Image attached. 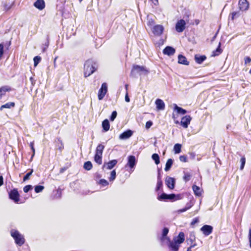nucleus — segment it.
<instances>
[{"label": "nucleus", "mask_w": 251, "mask_h": 251, "mask_svg": "<svg viewBox=\"0 0 251 251\" xmlns=\"http://www.w3.org/2000/svg\"><path fill=\"white\" fill-rule=\"evenodd\" d=\"M98 65L96 61L92 59L87 60L84 64V75L87 77L93 74L97 70Z\"/></svg>", "instance_id": "nucleus-1"}, {"label": "nucleus", "mask_w": 251, "mask_h": 251, "mask_svg": "<svg viewBox=\"0 0 251 251\" xmlns=\"http://www.w3.org/2000/svg\"><path fill=\"white\" fill-rule=\"evenodd\" d=\"M145 73L147 74L148 71L143 66H141L137 65H133L131 71L130 75L132 77H136L137 75H141L142 73Z\"/></svg>", "instance_id": "nucleus-2"}, {"label": "nucleus", "mask_w": 251, "mask_h": 251, "mask_svg": "<svg viewBox=\"0 0 251 251\" xmlns=\"http://www.w3.org/2000/svg\"><path fill=\"white\" fill-rule=\"evenodd\" d=\"M11 235L14 239L16 243L19 246H22L25 242V239L23 235L15 230L11 231Z\"/></svg>", "instance_id": "nucleus-3"}, {"label": "nucleus", "mask_w": 251, "mask_h": 251, "mask_svg": "<svg viewBox=\"0 0 251 251\" xmlns=\"http://www.w3.org/2000/svg\"><path fill=\"white\" fill-rule=\"evenodd\" d=\"M107 92V85L106 83H103L101 85V88L99 91L98 98L99 100L103 99L106 93Z\"/></svg>", "instance_id": "nucleus-4"}, {"label": "nucleus", "mask_w": 251, "mask_h": 251, "mask_svg": "<svg viewBox=\"0 0 251 251\" xmlns=\"http://www.w3.org/2000/svg\"><path fill=\"white\" fill-rule=\"evenodd\" d=\"M9 197L10 199L13 200L15 202L18 203L19 201V194L17 189H14L10 191L9 193Z\"/></svg>", "instance_id": "nucleus-5"}, {"label": "nucleus", "mask_w": 251, "mask_h": 251, "mask_svg": "<svg viewBox=\"0 0 251 251\" xmlns=\"http://www.w3.org/2000/svg\"><path fill=\"white\" fill-rule=\"evenodd\" d=\"M192 120V118L189 115H186L183 117L181 118L180 122V125L184 128H186L188 127L190 122Z\"/></svg>", "instance_id": "nucleus-6"}, {"label": "nucleus", "mask_w": 251, "mask_h": 251, "mask_svg": "<svg viewBox=\"0 0 251 251\" xmlns=\"http://www.w3.org/2000/svg\"><path fill=\"white\" fill-rule=\"evenodd\" d=\"M186 23L184 20H179L176 24V29L178 32H182L185 27Z\"/></svg>", "instance_id": "nucleus-7"}, {"label": "nucleus", "mask_w": 251, "mask_h": 251, "mask_svg": "<svg viewBox=\"0 0 251 251\" xmlns=\"http://www.w3.org/2000/svg\"><path fill=\"white\" fill-rule=\"evenodd\" d=\"M201 230L205 236H208L212 232L213 227L210 225H204L201 227Z\"/></svg>", "instance_id": "nucleus-8"}, {"label": "nucleus", "mask_w": 251, "mask_h": 251, "mask_svg": "<svg viewBox=\"0 0 251 251\" xmlns=\"http://www.w3.org/2000/svg\"><path fill=\"white\" fill-rule=\"evenodd\" d=\"M239 8L241 11H246L249 9V3L247 0H239Z\"/></svg>", "instance_id": "nucleus-9"}, {"label": "nucleus", "mask_w": 251, "mask_h": 251, "mask_svg": "<svg viewBox=\"0 0 251 251\" xmlns=\"http://www.w3.org/2000/svg\"><path fill=\"white\" fill-rule=\"evenodd\" d=\"M165 183L169 189H173L175 187V179L173 177L167 176L165 179Z\"/></svg>", "instance_id": "nucleus-10"}, {"label": "nucleus", "mask_w": 251, "mask_h": 251, "mask_svg": "<svg viewBox=\"0 0 251 251\" xmlns=\"http://www.w3.org/2000/svg\"><path fill=\"white\" fill-rule=\"evenodd\" d=\"M164 27L161 25H156L152 28V32L156 36H160L163 33Z\"/></svg>", "instance_id": "nucleus-11"}, {"label": "nucleus", "mask_w": 251, "mask_h": 251, "mask_svg": "<svg viewBox=\"0 0 251 251\" xmlns=\"http://www.w3.org/2000/svg\"><path fill=\"white\" fill-rule=\"evenodd\" d=\"M133 134V131L131 130H127L120 134L119 138L121 140L127 139Z\"/></svg>", "instance_id": "nucleus-12"}, {"label": "nucleus", "mask_w": 251, "mask_h": 251, "mask_svg": "<svg viewBox=\"0 0 251 251\" xmlns=\"http://www.w3.org/2000/svg\"><path fill=\"white\" fill-rule=\"evenodd\" d=\"M155 103L156 109L158 110H163L165 109V105L162 100L158 99L155 100Z\"/></svg>", "instance_id": "nucleus-13"}, {"label": "nucleus", "mask_w": 251, "mask_h": 251, "mask_svg": "<svg viewBox=\"0 0 251 251\" xmlns=\"http://www.w3.org/2000/svg\"><path fill=\"white\" fill-rule=\"evenodd\" d=\"M168 241L169 242L168 245L169 248L174 251H177L179 247V244L174 240L173 241H171L170 240Z\"/></svg>", "instance_id": "nucleus-14"}, {"label": "nucleus", "mask_w": 251, "mask_h": 251, "mask_svg": "<svg viewBox=\"0 0 251 251\" xmlns=\"http://www.w3.org/2000/svg\"><path fill=\"white\" fill-rule=\"evenodd\" d=\"M33 5L40 10H43L45 7V3L44 0H37Z\"/></svg>", "instance_id": "nucleus-15"}, {"label": "nucleus", "mask_w": 251, "mask_h": 251, "mask_svg": "<svg viewBox=\"0 0 251 251\" xmlns=\"http://www.w3.org/2000/svg\"><path fill=\"white\" fill-rule=\"evenodd\" d=\"M136 163L135 157L133 155H129L128 157V162L126 165H128L131 168H133Z\"/></svg>", "instance_id": "nucleus-16"}, {"label": "nucleus", "mask_w": 251, "mask_h": 251, "mask_svg": "<svg viewBox=\"0 0 251 251\" xmlns=\"http://www.w3.org/2000/svg\"><path fill=\"white\" fill-rule=\"evenodd\" d=\"M163 52L164 54L172 55L175 52V49L172 47L167 46L163 50Z\"/></svg>", "instance_id": "nucleus-17"}, {"label": "nucleus", "mask_w": 251, "mask_h": 251, "mask_svg": "<svg viewBox=\"0 0 251 251\" xmlns=\"http://www.w3.org/2000/svg\"><path fill=\"white\" fill-rule=\"evenodd\" d=\"M185 240L184 234L182 232H180L177 237L174 238V240L176 241L179 244L183 243Z\"/></svg>", "instance_id": "nucleus-18"}, {"label": "nucleus", "mask_w": 251, "mask_h": 251, "mask_svg": "<svg viewBox=\"0 0 251 251\" xmlns=\"http://www.w3.org/2000/svg\"><path fill=\"white\" fill-rule=\"evenodd\" d=\"M178 63L185 65H189V62L187 60L186 58L184 56L181 54L179 55L178 56Z\"/></svg>", "instance_id": "nucleus-19"}, {"label": "nucleus", "mask_w": 251, "mask_h": 251, "mask_svg": "<svg viewBox=\"0 0 251 251\" xmlns=\"http://www.w3.org/2000/svg\"><path fill=\"white\" fill-rule=\"evenodd\" d=\"M117 163V160H112L108 162L106 165L104 164L103 167H106L107 169L111 170L116 165Z\"/></svg>", "instance_id": "nucleus-20"}, {"label": "nucleus", "mask_w": 251, "mask_h": 251, "mask_svg": "<svg viewBox=\"0 0 251 251\" xmlns=\"http://www.w3.org/2000/svg\"><path fill=\"white\" fill-rule=\"evenodd\" d=\"M11 90V88L7 86H4L0 88V99L2 96L5 95L6 92Z\"/></svg>", "instance_id": "nucleus-21"}, {"label": "nucleus", "mask_w": 251, "mask_h": 251, "mask_svg": "<svg viewBox=\"0 0 251 251\" xmlns=\"http://www.w3.org/2000/svg\"><path fill=\"white\" fill-rule=\"evenodd\" d=\"M206 57L205 55H196L195 56V61L198 64H201L203 62Z\"/></svg>", "instance_id": "nucleus-22"}, {"label": "nucleus", "mask_w": 251, "mask_h": 251, "mask_svg": "<svg viewBox=\"0 0 251 251\" xmlns=\"http://www.w3.org/2000/svg\"><path fill=\"white\" fill-rule=\"evenodd\" d=\"M174 110L176 111L178 114L184 115L187 113V111L181 107L178 106L176 104H174Z\"/></svg>", "instance_id": "nucleus-23"}, {"label": "nucleus", "mask_w": 251, "mask_h": 251, "mask_svg": "<svg viewBox=\"0 0 251 251\" xmlns=\"http://www.w3.org/2000/svg\"><path fill=\"white\" fill-rule=\"evenodd\" d=\"M169 232V229L167 227H164L163 229L162 237L161 238V241H164L165 240H169V238L167 237Z\"/></svg>", "instance_id": "nucleus-24"}, {"label": "nucleus", "mask_w": 251, "mask_h": 251, "mask_svg": "<svg viewBox=\"0 0 251 251\" xmlns=\"http://www.w3.org/2000/svg\"><path fill=\"white\" fill-rule=\"evenodd\" d=\"M102 126L105 131H107L109 129L110 124L107 119H105L102 122Z\"/></svg>", "instance_id": "nucleus-25"}, {"label": "nucleus", "mask_w": 251, "mask_h": 251, "mask_svg": "<svg viewBox=\"0 0 251 251\" xmlns=\"http://www.w3.org/2000/svg\"><path fill=\"white\" fill-rule=\"evenodd\" d=\"M56 143V147L57 148V149L60 151H61L62 150L64 149V145L62 143V141L60 139H58L57 140L55 141Z\"/></svg>", "instance_id": "nucleus-26"}, {"label": "nucleus", "mask_w": 251, "mask_h": 251, "mask_svg": "<svg viewBox=\"0 0 251 251\" xmlns=\"http://www.w3.org/2000/svg\"><path fill=\"white\" fill-rule=\"evenodd\" d=\"M15 106V103L13 102H7L3 105H2L0 107V110H2L4 108H11Z\"/></svg>", "instance_id": "nucleus-27"}, {"label": "nucleus", "mask_w": 251, "mask_h": 251, "mask_svg": "<svg viewBox=\"0 0 251 251\" xmlns=\"http://www.w3.org/2000/svg\"><path fill=\"white\" fill-rule=\"evenodd\" d=\"M104 148V146L103 145H102L101 144H99L96 148V154L98 155H102Z\"/></svg>", "instance_id": "nucleus-28"}, {"label": "nucleus", "mask_w": 251, "mask_h": 251, "mask_svg": "<svg viewBox=\"0 0 251 251\" xmlns=\"http://www.w3.org/2000/svg\"><path fill=\"white\" fill-rule=\"evenodd\" d=\"M173 160L172 159H168L166 165H165V171L167 172L169 171L173 165Z\"/></svg>", "instance_id": "nucleus-29"}, {"label": "nucleus", "mask_w": 251, "mask_h": 251, "mask_svg": "<svg viewBox=\"0 0 251 251\" xmlns=\"http://www.w3.org/2000/svg\"><path fill=\"white\" fill-rule=\"evenodd\" d=\"M220 47H221V43H219L218 48L216 49V50H214L212 52V56H215L218 55L222 52V50H221Z\"/></svg>", "instance_id": "nucleus-30"}, {"label": "nucleus", "mask_w": 251, "mask_h": 251, "mask_svg": "<svg viewBox=\"0 0 251 251\" xmlns=\"http://www.w3.org/2000/svg\"><path fill=\"white\" fill-rule=\"evenodd\" d=\"M181 145L176 144L174 147V151L176 154H178L181 152Z\"/></svg>", "instance_id": "nucleus-31"}, {"label": "nucleus", "mask_w": 251, "mask_h": 251, "mask_svg": "<svg viewBox=\"0 0 251 251\" xmlns=\"http://www.w3.org/2000/svg\"><path fill=\"white\" fill-rule=\"evenodd\" d=\"M92 167H93L92 164L89 161H88L85 162L84 164V165H83V168L86 170H87V171H90V170H91V169L92 168Z\"/></svg>", "instance_id": "nucleus-32"}, {"label": "nucleus", "mask_w": 251, "mask_h": 251, "mask_svg": "<svg viewBox=\"0 0 251 251\" xmlns=\"http://www.w3.org/2000/svg\"><path fill=\"white\" fill-rule=\"evenodd\" d=\"M152 159L154 161L155 163L158 165L160 163V158L158 154L153 153L151 156Z\"/></svg>", "instance_id": "nucleus-33"}, {"label": "nucleus", "mask_w": 251, "mask_h": 251, "mask_svg": "<svg viewBox=\"0 0 251 251\" xmlns=\"http://www.w3.org/2000/svg\"><path fill=\"white\" fill-rule=\"evenodd\" d=\"M94 160L98 164H101L102 163V155L95 154Z\"/></svg>", "instance_id": "nucleus-34"}, {"label": "nucleus", "mask_w": 251, "mask_h": 251, "mask_svg": "<svg viewBox=\"0 0 251 251\" xmlns=\"http://www.w3.org/2000/svg\"><path fill=\"white\" fill-rule=\"evenodd\" d=\"M193 190L194 192V193L197 196H200L201 194V190L199 186L196 185H194L193 186Z\"/></svg>", "instance_id": "nucleus-35"}, {"label": "nucleus", "mask_w": 251, "mask_h": 251, "mask_svg": "<svg viewBox=\"0 0 251 251\" xmlns=\"http://www.w3.org/2000/svg\"><path fill=\"white\" fill-rule=\"evenodd\" d=\"M192 206V205H189L188 204H187L184 208H183L182 209H179L177 211V212L178 213H180L182 212H185L187 210L189 209Z\"/></svg>", "instance_id": "nucleus-36"}, {"label": "nucleus", "mask_w": 251, "mask_h": 251, "mask_svg": "<svg viewBox=\"0 0 251 251\" xmlns=\"http://www.w3.org/2000/svg\"><path fill=\"white\" fill-rule=\"evenodd\" d=\"M44 189V187L42 185H36L35 186V191L38 193L41 192Z\"/></svg>", "instance_id": "nucleus-37"}, {"label": "nucleus", "mask_w": 251, "mask_h": 251, "mask_svg": "<svg viewBox=\"0 0 251 251\" xmlns=\"http://www.w3.org/2000/svg\"><path fill=\"white\" fill-rule=\"evenodd\" d=\"M116 176V173L115 170H113L110 174V176L109 178V179L110 181H113Z\"/></svg>", "instance_id": "nucleus-38"}, {"label": "nucleus", "mask_w": 251, "mask_h": 251, "mask_svg": "<svg viewBox=\"0 0 251 251\" xmlns=\"http://www.w3.org/2000/svg\"><path fill=\"white\" fill-rule=\"evenodd\" d=\"M41 60V58L39 56H36L34 57V65L35 67H36L39 64Z\"/></svg>", "instance_id": "nucleus-39"}, {"label": "nucleus", "mask_w": 251, "mask_h": 251, "mask_svg": "<svg viewBox=\"0 0 251 251\" xmlns=\"http://www.w3.org/2000/svg\"><path fill=\"white\" fill-rule=\"evenodd\" d=\"M158 199L160 201L168 200V194L164 193L158 197Z\"/></svg>", "instance_id": "nucleus-40"}, {"label": "nucleus", "mask_w": 251, "mask_h": 251, "mask_svg": "<svg viewBox=\"0 0 251 251\" xmlns=\"http://www.w3.org/2000/svg\"><path fill=\"white\" fill-rule=\"evenodd\" d=\"M240 162H241V166H240V169L241 170H242L244 168V166H245V163H246V158L244 156H243L241 158Z\"/></svg>", "instance_id": "nucleus-41"}, {"label": "nucleus", "mask_w": 251, "mask_h": 251, "mask_svg": "<svg viewBox=\"0 0 251 251\" xmlns=\"http://www.w3.org/2000/svg\"><path fill=\"white\" fill-rule=\"evenodd\" d=\"M33 172V170L32 169L29 172L27 173L24 177L23 180L26 181L28 180L30 177V176L32 175V173Z\"/></svg>", "instance_id": "nucleus-42"}, {"label": "nucleus", "mask_w": 251, "mask_h": 251, "mask_svg": "<svg viewBox=\"0 0 251 251\" xmlns=\"http://www.w3.org/2000/svg\"><path fill=\"white\" fill-rule=\"evenodd\" d=\"M191 175L189 173H184V176H183V179L185 181L187 182L190 179Z\"/></svg>", "instance_id": "nucleus-43"}, {"label": "nucleus", "mask_w": 251, "mask_h": 251, "mask_svg": "<svg viewBox=\"0 0 251 251\" xmlns=\"http://www.w3.org/2000/svg\"><path fill=\"white\" fill-rule=\"evenodd\" d=\"M32 189V186L31 185H27L24 187V191L25 193H27L29 191Z\"/></svg>", "instance_id": "nucleus-44"}, {"label": "nucleus", "mask_w": 251, "mask_h": 251, "mask_svg": "<svg viewBox=\"0 0 251 251\" xmlns=\"http://www.w3.org/2000/svg\"><path fill=\"white\" fill-rule=\"evenodd\" d=\"M117 113L116 111H113L110 116V119L111 121H113L117 117Z\"/></svg>", "instance_id": "nucleus-45"}, {"label": "nucleus", "mask_w": 251, "mask_h": 251, "mask_svg": "<svg viewBox=\"0 0 251 251\" xmlns=\"http://www.w3.org/2000/svg\"><path fill=\"white\" fill-rule=\"evenodd\" d=\"M99 183L104 186H107L108 184V181L104 179H100L99 181Z\"/></svg>", "instance_id": "nucleus-46"}, {"label": "nucleus", "mask_w": 251, "mask_h": 251, "mask_svg": "<svg viewBox=\"0 0 251 251\" xmlns=\"http://www.w3.org/2000/svg\"><path fill=\"white\" fill-rule=\"evenodd\" d=\"M162 185L163 183L162 181H157V185L156 187V191L159 190L162 187Z\"/></svg>", "instance_id": "nucleus-47"}, {"label": "nucleus", "mask_w": 251, "mask_h": 251, "mask_svg": "<svg viewBox=\"0 0 251 251\" xmlns=\"http://www.w3.org/2000/svg\"><path fill=\"white\" fill-rule=\"evenodd\" d=\"M179 197V195L176 196L174 194H169V195H168V200H174V199H176V197L177 198L176 199L177 200L179 199L178 198Z\"/></svg>", "instance_id": "nucleus-48"}, {"label": "nucleus", "mask_w": 251, "mask_h": 251, "mask_svg": "<svg viewBox=\"0 0 251 251\" xmlns=\"http://www.w3.org/2000/svg\"><path fill=\"white\" fill-rule=\"evenodd\" d=\"M179 160L183 162H186L187 161V156L185 155H181L179 156Z\"/></svg>", "instance_id": "nucleus-49"}, {"label": "nucleus", "mask_w": 251, "mask_h": 251, "mask_svg": "<svg viewBox=\"0 0 251 251\" xmlns=\"http://www.w3.org/2000/svg\"><path fill=\"white\" fill-rule=\"evenodd\" d=\"M239 16V12H233L231 13V20H233L236 17Z\"/></svg>", "instance_id": "nucleus-50"}, {"label": "nucleus", "mask_w": 251, "mask_h": 251, "mask_svg": "<svg viewBox=\"0 0 251 251\" xmlns=\"http://www.w3.org/2000/svg\"><path fill=\"white\" fill-rule=\"evenodd\" d=\"M199 220L198 218H195L193 219L191 223V226H194L196 224L198 223L199 222Z\"/></svg>", "instance_id": "nucleus-51"}, {"label": "nucleus", "mask_w": 251, "mask_h": 251, "mask_svg": "<svg viewBox=\"0 0 251 251\" xmlns=\"http://www.w3.org/2000/svg\"><path fill=\"white\" fill-rule=\"evenodd\" d=\"M152 125V122L151 121H148L146 124V128L149 129Z\"/></svg>", "instance_id": "nucleus-52"}, {"label": "nucleus", "mask_w": 251, "mask_h": 251, "mask_svg": "<svg viewBox=\"0 0 251 251\" xmlns=\"http://www.w3.org/2000/svg\"><path fill=\"white\" fill-rule=\"evenodd\" d=\"M3 54V45L1 44H0V58Z\"/></svg>", "instance_id": "nucleus-53"}, {"label": "nucleus", "mask_w": 251, "mask_h": 251, "mask_svg": "<svg viewBox=\"0 0 251 251\" xmlns=\"http://www.w3.org/2000/svg\"><path fill=\"white\" fill-rule=\"evenodd\" d=\"M251 62V58L250 57H246L245 58V63L246 64Z\"/></svg>", "instance_id": "nucleus-54"}, {"label": "nucleus", "mask_w": 251, "mask_h": 251, "mask_svg": "<svg viewBox=\"0 0 251 251\" xmlns=\"http://www.w3.org/2000/svg\"><path fill=\"white\" fill-rule=\"evenodd\" d=\"M30 147L31 148V150L33 151V155L32 156H33L35 154V149L34 148V147H33V142H31L30 143Z\"/></svg>", "instance_id": "nucleus-55"}, {"label": "nucleus", "mask_w": 251, "mask_h": 251, "mask_svg": "<svg viewBox=\"0 0 251 251\" xmlns=\"http://www.w3.org/2000/svg\"><path fill=\"white\" fill-rule=\"evenodd\" d=\"M125 100L126 102H127L130 101V99L128 96V93L127 92H126V96H125Z\"/></svg>", "instance_id": "nucleus-56"}, {"label": "nucleus", "mask_w": 251, "mask_h": 251, "mask_svg": "<svg viewBox=\"0 0 251 251\" xmlns=\"http://www.w3.org/2000/svg\"><path fill=\"white\" fill-rule=\"evenodd\" d=\"M3 183V178L2 176H0V186H1Z\"/></svg>", "instance_id": "nucleus-57"}, {"label": "nucleus", "mask_w": 251, "mask_h": 251, "mask_svg": "<svg viewBox=\"0 0 251 251\" xmlns=\"http://www.w3.org/2000/svg\"><path fill=\"white\" fill-rule=\"evenodd\" d=\"M29 79L31 81V84L33 85L35 83L33 78L32 77H30Z\"/></svg>", "instance_id": "nucleus-58"}, {"label": "nucleus", "mask_w": 251, "mask_h": 251, "mask_svg": "<svg viewBox=\"0 0 251 251\" xmlns=\"http://www.w3.org/2000/svg\"><path fill=\"white\" fill-rule=\"evenodd\" d=\"M151 1L152 2V3L154 4V5H157L158 3V0H151Z\"/></svg>", "instance_id": "nucleus-59"}, {"label": "nucleus", "mask_w": 251, "mask_h": 251, "mask_svg": "<svg viewBox=\"0 0 251 251\" xmlns=\"http://www.w3.org/2000/svg\"><path fill=\"white\" fill-rule=\"evenodd\" d=\"M195 240V238H190L189 240H187V242H190L191 244H192L193 241Z\"/></svg>", "instance_id": "nucleus-60"}, {"label": "nucleus", "mask_w": 251, "mask_h": 251, "mask_svg": "<svg viewBox=\"0 0 251 251\" xmlns=\"http://www.w3.org/2000/svg\"><path fill=\"white\" fill-rule=\"evenodd\" d=\"M162 181L161 180V175L160 174V173H158V176H157V181Z\"/></svg>", "instance_id": "nucleus-61"}, {"label": "nucleus", "mask_w": 251, "mask_h": 251, "mask_svg": "<svg viewBox=\"0 0 251 251\" xmlns=\"http://www.w3.org/2000/svg\"><path fill=\"white\" fill-rule=\"evenodd\" d=\"M249 240H251V229H249Z\"/></svg>", "instance_id": "nucleus-62"}, {"label": "nucleus", "mask_w": 251, "mask_h": 251, "mask_svg": "<svg viewBox=\"0 0 251 251\" xmlns=\"http://www.w3.org/2000/svg\"><path fill=\"white\" fill-rule=\"evenodd\" d=\"M196 246V244H191V245L190 246V247L189 248H190L191 249L192 248L195 247Z\"/></svg>", "instance_id": "nucleus-63"}, {"label": "nucleus", "mask_w": 251, "mask_h": 251, "mask_svg": "<svg viewBox=\"0 0 251 251\" xmlns=\"http://www.w3.org/2000/svg\"><path fill=\"white\" fill-rule=\"evenodd\" d=\"M187 251H192L191 249L190 248H188L187 249Z\"/></svg>", "instance_id": "nucleus-64"}]
</instances>
